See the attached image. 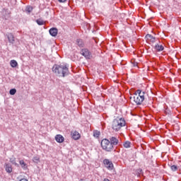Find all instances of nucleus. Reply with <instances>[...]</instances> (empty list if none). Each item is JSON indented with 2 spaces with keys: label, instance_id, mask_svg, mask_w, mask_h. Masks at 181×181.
I'll list each match as a JSON object with an SVG mask.
<instances>
[{
  "label": "nucleus",
  "instance_id": "12",
  "mask_svg": "<svg viewBox=\"0 0 181 181\" xmlns=\"http://www.w3.org/2000/svg\"><path fill=\"white\" fill-rule=\"evenodd\" d=\"M146 39H147V40H149V42H151V43H155V40L156 38L153 37L152 35L147 34L146 35Z\"/></svg>",
  "mask_w": 181,
  "mask_h": 181
},
{
  "label": "nucleus",
  "instance_id": "25",
  "mask_svg": "<svg viewBox=\"0 0 181 181\" xmlns=\"http://www.w3.org/2000/svg\"><path fill=\"white\" fill-rule=\"evenodd\" d=\"M93 136H97V138H98L100 136V132H94Z\"/></svg>",
  "mask_w": 181,
  "mask_h": 181
},
{
  "label": "nucleus",
  "instance_id": "10",
  "mask_svg": "<svg viewBox=\"0 0 181 181\" xmlns=\"http://www.w3.org/2000/svg\"><path fill=\"white\" fill-rule=\"evenodd\" d=\"M71 135L73 139H74L75 141H77L79 138H81L80 133H78V132L77 131L72 132Z\"/></svg>",
  "mask_w": 181,
  "mask_h": 181
},
{
  "label": "nucleus",
  "instance_id": "16",
  "mask_svg": "<svg viewBox=\"0 0 181 181\" xmlns=\"http://www.w3.org/2000/svg\"><path fill=\"white\" fill-rule=\"evenodd\" d=\"M10 64H11V67H13V68L17 67L18 62H16V60H15V59H13L10 62Z\"/></svg>",
  "mask_w": 181,
  "mask_h": 181
},
{
  "label": "nucleus",
  "instance_id": "18",
  "mask_svg": "<svg viewBox=\"0 0 181 181\" xmlns=\"http://www.w3.org/2000/svg\"><path fill=\"white\" fill-rule=\"evenodd\" d=\"M19 163L23 169H27L28 166L26 165V163H25V161H23V160H20Z\"/></svg>",
  "mask_w": 181,
  "mask_h": 181
},
{
  "label": "nucleus",
  "instance_id": "19",
  "mask_svg": "<svg viewBox=\"0 0 181 181\" xmlns=\"http://www.w3.org/2000/svg\"><path fill=\"white\" fill-rule=\"evenodd\" d=\"M33 161L34 162V163H39V162H40V156L33 157Z\"/></svg>",
  "mask_w": 181,
  "mask_h": 181
},
{
  "label": "nucleus",
  "instance_id": "3",
  "mask_svg": "<svg viewBox=\"0 0 181 181\" xmlns=\"http://www.w3.org/2000/svg\"><path fill=\"white\" fill-rule=\"evenodd\" d=\"M122 127H125V119L123 118L115 119L112 122V128L114 131L118 132L122 128Z\"/></svg>",
  "mask_w": 181,
  "mask_h": 181
},
{
  "label": "nucleus",
  "instance_id": "26",
  "mask_svg": "<svg viewBox=\"0 0 181 181\" xmlns=\"http://www.w3.org/2000/svg\"><path fill=\"white\" fill-rule=\"evenodd\" d=\"M19 181H28V180L25 178H21Z\"/></svg>",
  "mask_w": 181,
  "mask_h": 181
},
{
  "label": "nucleus",
  "instance_id": "9",
  "mask_svg": "<svg viewBox=\"0 0 181 181\" xmlns=\"http://www.w3.org/2000/svg\"><path fill=\"white\" fill-rule=\"evenodd\" d=\"M154 49L156 50V52H163V50L165 49V47L162 45L156 44Z\"/></svg>",
  "mask_w": 181,
  "mask_h": 181
},
{
  "label": "nucleus",
  "instance_id": "11",
  "mask_svg": "<svg viewBox=\"0 0 181 181\" xmlns=\"http://www.w3.org/2000/svg\"><path fill=\"white\" fill-rule=\"evenodd\" d=\"M55 141H57V142L59 144H62V142L64 141V137H63V136L61 134H58L55 136Z\"/></svg>",
  "mask_w": 181,
  "mask_h": 181
},
{
  "label": "nucleus",
  "instance_id": "15",
  "mask_svg": "<svg viewBox=\"0 0 181 181\" xmlns=\"http://www.w3.org/2000/svg\"><path fill=\"white\" fill-rule=\"evenodd\" d=\"M76 45L78 46V47H83L84 46V41L81 39H77L76 40Z\"/></svg>",
  "mask_w": 181,
  "mask_h": 181
},
{
  "label": "nucleus",
  "instance_id": "4",
  "mask_svg": "<svg viewBox=\"0 0 181 181\" xmlns=\"http://www.w3.org/2000/svg\"><path fill=\"white\" fill-rule=\"evenodd\" d=\"M101 146L104 151H106V152H111L114 151V147L109 139H103L101 141Z\"/></svg>",
  "mask_w": 181,
  "mask_h": 181
},
{
  "label": "nucleus",
  "instance_id": "2",
  "mask_svg": "<svg viewBox=\"0 0 181 181\" xmlns=\"http://www.w3.org/2000/svg\"><path fill=\"white\" fill-rule=\"evenodd\" d=\"M146 93L141 90H137L134 96L130 97V100L134 101L136 105H141L145 100Z\"/></svg>",
  "mask_w": 181,
  "mask_h": 181
},
{
  "label": "nucleus",
  "instance_id": "24",
  "mask_svg": "<svg viewBox=\"0 0 181 181\" xmlns=\"http://www.w3.org/2000/svg\"><path fill=\"white\" fill-rule=\"evenodd\" d=\"M136 173L138 175H141L142 173V169H141V168L137 169L136 171Z\"/></svg>",
  "mask_w": 181,
  "mask_h": 181
},
{
  "label": "nucleus",
  "instance_id": "14",
  "mask_svg": "<svg viewBox=\"0 0 181 181\" xmlns=\"http://www.w3.org/2000/svg\"><path fill=\"white\" fill-rule=\"evenodd\" d=\"M5 169L7 173H12V165H11V164H6Z\"/></svg>",
  "mask_w": 181,
  "mask_h": 181
},
{
  "label": "nucleus",
  "instance_id": "7",
  "mask_svg": "<svg viewBox=\"0 0 181 181\" xmlns=\"http://www.w3.org/2000/svg\"><path fill=\"white\" fill-rule=\"evenodd\" d=\"M109 141L113 148H114V146H117V145H118V144H119V140L118 139V138H117L115 136H112V137L109 138Z\"/></svg>",
  "mask_w": 181,
  "mask_h": 181
},
{
  "label": "nucleus",
  "instance_id": "1",
  "mask_svg": "<svg viewBox=\"0 0 181 181\" xmlns=\"http://www.w3.org/2000/svg\"><path fill=\"white\" fill-rule=\"evenodd\" d=\"M52 71L59 77H66L69 76V66L66 64H54L52 67Z\"/></svg>",
  "mask_w": 181,
  "mask_h": 181
},
{
  "label": "nucleus",
  "instance_id": "6",
  "mask_svg": "<svg viewBox=\"0 0 181 181\" xmlns=\"http://www.w3.org/2000/svg\"><path fill=\"white\" fill-rule=\"evenodd\" d=\"M103 163L108 170H112V169H114V164L112 163V161H110L108 159H105L103 160Z\"/></svg>",
  "mask_w": 181,
  "mask_h": 181
},
{
  "label": "nucleus",
  "instance_id": "13",
  "mask_svg": "<svg viewBox=\"0 0 181 181\" xmlns=\"http://www.w3.org/2000/svg\"><path fill=\"white\" fill-rule=\"evenodd\" d=\"M9 43H13L15 42V37L12 33H10L7 35Z\"/></svg>",
  "mask_w": 181,
  "mask_h": 181
},
{
  "label": "nucleus",
  "instance_id": "8",
  "mask_svg": "<svg viewBox=\"0 0 181 181\" xmlns=\"http://www.w3.org/2000/svg\"><path fill=\"white\" fill-rule=\"evenodd\" d=\"M57 33L58 30L56 28H52L49 29V35H51V36H53L54 37H55V36H57Z\"/></svg>",
  "mask_w": 181,
  "mask_h": 181
},
{
  "label": "nucleus",
  "instance_id": "23",
  "mask_svg": "<svg viewBox=\"0 0 181 181\" xmlns=\"http://www.w3.org/2000/svg\"><path fill=\"white\" fill-rule=\"evenodd\" d=\"M9 93L11 94V95H15V94H16V89L15 88H12L10 90Z\"/></svg>",
  "mask_w": 181,
  "mask_h": 181
},
{
  "label": "nucleus",
  "instance_id": "17",
  "mask_svg": "<svg viewBox=\"0 0 181 181\" xmlns=\"http://www.w3.org/2000/svg\"><path fill=\"white\" fill-rule=\"evenodd\" d=\"M32 11H33V7H32V6H27L25 7V12L27 13H30V12H32Z\"/></svg>",
  "mask_w": 181,
  "mask_h": 181
},
{
  "label": "nucleus",
  "instance_id": "27",
  "mask_svg": "<svg viewBox=\"0 0 181 181\" xmlns=\"http://www.w3.org/2000/svg\"><path fill=\"white\" fill-rule=\"evenodd\" d=\"M59 1V2H66L67 0H58Z\"/></svg>",
  "mask_w": 181,
  "mask_h": 181
},
{
  "label": "nucleus",
  "instance_id": "5",
  "mask_svg": "<svg viewBox=\"0 0 181 181\" xmlns=\"http://www.w3.org/2000/svg\"><path fill=\"white\" fill-rule=\"evenodd\" d=\"M81 54L84 56L85 59L90 60V59H93V53L88 50L87 48L82 49L81 50Z\"/></svg>",
  "mask_w": 181,
  "mask_h": 181
},
{
  "label": "nucleus",
  "instance_id": "21",
  "mask_svg": "<svg viewBox=\"0 0 181 181\" xmlns=\"http://www.w3.org/2000/svg\"><path fill=\"white\" fill-rule=\"evenodd\" d=\"M36 23H37V25H39V26H42V25H45V21L42 19L36 20Z\"/></svg>",
  "mask_w": 181,
  "mask_h": 181
},
{
  "label": "nucleus",
  "instance_id": "20",
  "mask_svg": "<svg viewBox=\"0 0 181 181\" xmlns=\"http://www.w3.org/2000/svg\"><path fill=\"white\" fill-rule=\"evenodd\" d=\"M123 146H124V148H131V142L129 141H127L124 143Z\"/></svg>",
  "mask_w": 181,
  "mask_h": 181
},
{
  "label": "nucleus",
  "instance_id": "22",
  "mask_svg": "<svg viewBox=\"0 0 181 181\" xmlns=\"http://www.w3.org/2000/svg\"><path fill=\"white\" fill-rule=\"evenodd\" d=\"M170 169L173 172H176L178 169L177 165H173L170 166Z\"/></svg>",
  "mask_w": 181,
  "mask_h": 181
}]
</instances>
